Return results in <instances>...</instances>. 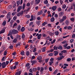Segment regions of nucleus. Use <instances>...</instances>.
Instances as JSON below:
<instances>
[{"instance_id": "20", "label": "nucleus", "mask_w": 75, "mask_h": 75, "mask_svg": "<svg viewBox=\"0 0 75 75\" xmlns=\"http://www.w3.org/2000/svg\"><path fill=\"white\" fill-rule=\"evenodd\" d=\"M13 31L12 32H10L9 34L8 35V36H9V35H11L13 34Z\"/></svg>"}, {"instance_id": "27", "label": "nucleus", "mask_w": 75, "mask_h": 75, "mask_svg": "<svg viewBox=\"0 0 75 75\" xmlns=\"http://www.w3.org/2000/svg\"><path fill=\"white\" fill-rule=\"evenodd\" d=\"M17 39L15 38L13 40V42H15V43H16V42H17Z\"/></svg>"}, {"instance_id": "33", "label": "nucleus", "mask_w": 75, "mask_h": 75, "mask_svg": "<svg viewBox=\"0 0 75 75\" xmlns=\"http://www.w3.org/2000/svg\"><path fill=\"white\" fill-rule=\"evenodd\" d=\"M67 46H68V44L64 45V47L65 49H66V48H67Z\"/></svg>"}, {"instance_id": "24", "label": "nucleus", "mask_w": 75, "mask_h": 75, "mask_svg": "<svg viewBox=\"0 0 75 75\" xmlns=\"http://www.w3.org/2000/svg\"><path fill=\"white\" fill-rule=\"evenodd\" d=\"M64 21L63 19H62L61 20H60L59 21V22L60 23H62Z\"/></svg>"}, {"instance_id": "2", "label": "nucleus", "mask_w": 75, "mask_h": 75, "mask_svg": "<svg viewBox=\"0 0 75 75\" xmlns=\"http://www.w3.org/2000/svg\"><path fill=\"white\" fill-rule=\"evenodd\" d=\"M22 8H23V6H19L17 9V12L19 13V12H20V11Z\"/></svg>"}, {"instance_id": "37", "label": "nucleus", "mask_w": 75, "mask_h": 75, "mask_svg": "<svg viewBox=\"0 0 75 75\" xmlns=\"http://www.w3.org/2000/svg\"><path fill=\"white\" fill-rule=\"evenodd\" d=\"M50 63V65H52V64H53L54 63V62L53 61H51V62H49Z\"/></svg>"}, {"instance_id": "54", "label": "nucleus", "mask_w": 75, "mask_h": 75, "mask_svg": "<svg viewBox=\"0 0 75 75\" xmlns=\"http://www.w3.org/2000/svg\"><path fill=\"white\" fill-rule=\"evenodd\" d=\"M61 10H62L61 9V8H59L58 9V11H61Z\"/></svg>"}, {"instance_id": "28", "label": "nucleus", "mask_w": 75, "mask_h": 75, "mask_svg": "<svg viewBox=\"0 0 75 75\" xmlns=\"http://www.w3.org/2000/svg\"><path fill=\"white\" fill-rule=\"evenodd\" d=\"M66 18L67 16H63L62 19H63L64 21V20H66Z\"/></svg>"}, {"instance_id": "56", "label": "nucleus", "mask_w": 75, "mask_h": 75, "mask_svg": "<svg viewBox=\"0 0 75 75\" xmlns=\"http://www.w3.org/2000/svg\"><path fill=\"white\" fill-rule=\"evenodd\" d=\"M52 55H53V54L52 53H51L49 54V56H52Z\"/></svg>"}, {"instance_id": "39", "label": "nucleus", "mask_w": 75, "mask_h": 75, "mask_svg": "<svg viewBox=\"0 0 75 75\" xmlns=\"http://www.w3.org/2000/svg\"><path fill=\"white\" fill-rule=\"evenodd\" d=\"M16 13H17V12H13L12 13V16H14V15H15V14H16Z\"/></svg>"}, {"instance_id": "30", "label": "nucleus", "mask_w": 75, "mask_h": 75, "mask_svg": "<svg viewBox=\"0 0 75 75\" xmlns=\"http://www.w3.org/2000/svg\"><path fill=\"white\" fill-rule=\"evenodd\" d=\"M25 36L24 34H22V39H24V38H25Z\"/></svg>"}, {"instance_id": "45", "label": "nucleus", "mask_w": 75, "mask_h": 75, "mask_svg": "<svg viewBox=\"0 0 75 75\" xmlns=\"http://www.w3.org/2000/svg\"><path fill=\"white\" fill-rule=\"evenodd\" d=\"M67 29L68 30H71V29H72V27L71 26H69L67 28Z\"/></svg>"}, {"instance_id": "31", "label": "nucleus", "mask_w": 75, "mask_h": 75, "mask_svg": "<svg viewBox=\"0 0 75 75\" xmlns=\"http://www.w3.org/2000/svg\"><path fill=\"white\" fill-rule=\"evenodd\" d=\"M46 49V47H44L42 49V52H45V51Z\"/></svg>"}, {"instance_id": "21", "label": "nucleus", "mask_w": 75, "mask_h": 75, "mask_svg": "<svg viewBox=\"0 0 75 75\" xmlns=\"http://www.w3.org/2000/svg\"><path fill=\"white\" fill-rule=\"evenodd\" d=\"M44 3L45 4H48V0H45V1H44Z\"/></svg>"}, {"instance_id": "10", "label": "nucleus", "mask_w": 75, "mask_h": 75, "mask_svg": "<svg viewBox=\"0 0 75 75\" xmlns=\"http://www.w3.org/2000/svg\"><path fill=\"white\" fill-rule=\"evenodd\" d=\"M43 12L42 11H39L38 13V15H41V14H42Z\"/></svg>"}, {"instance_id": "40", "label": "nucleus", "mask_w": 75, "mask_h": 75, "mask_svg": "<svg viewBox=\"0 0 75 75\" xmlns=\"http://www.w3.org/2000/svg\"><path fill=\"white\" fill-rule=\"evenodd\" d=\"M55 41H56V40L55 39H54L53 42H51L52 44H54V42H55Z\"/></svg>"}, {"instance_id": "63", "label": "nucleus", "mask_w": 75, "mask_h": 75, "mask_svg": "<svg viewBox=\"0 0 75 75\" xmlns=\"http://www.w3.org/2000/svg\"><path fill=\"white\" fill-rule=\"evenodd\" d=\"M75 37V34H73V35H72V38H74Z\"/></svg>"}, {"instance_id": "6", "label": "nucleus", "mask_w": 75, "mask_h": 75, "mask_svg": "<svg viewBox=\"0 0 75 75\" xmlns=\"http://www.w3.org/2000/svg\"><path fill=\"white\" fill-rule=\"evenodd\" d=\"M12 32L14 34H16L18 33V31L15 29H13L12 30Z\"/></svg>"}, {"instance_id": "4", "label": "nucleus", "mask_w": 75, "mask_h": 75, "mask_svg": "<svg viewBox=\"0 0 75 75\" xmlns=\"http://www.w3.org/2000/svg\"><path fill=\"white\" fill-rule=\"evenodd\" d=\"M23 12H24V11H21L19 13L17 14V16L19 17V16H20L23 15Z\"/></svg>"}, {"instance_id": "11", "label": "nucleus", "mask_w": 75, "mask_h": 75, "mask_svg": "<svg viewBox=\"0 0 75 75\" xmlns=\"http://www.w3.org/2000/svg\"><path fill=\"white\" fill-rule=\"evenodd\" d=\"M51 22H54L55 21V18L53 17H52V18L50 19Z\"/></svg>"}, {"instance_id": "53", "label": "nucleus", "mask_w": 75, "mask_h": 75, "mask_svg": "<svg viewBox=\"0 0 75 75\" xmlns=\"http://www.w3.org/2000/svg\"><path fill=\"white\" fill-rule=\"evenodd\" d=\"M16 6V3H14L13 4V7H15Z\"/></svg>"}, {"instance_id": "18", "label": "nucleus", "mask_w": 75, "mask_h": 75, "mask_svg": "<svg viewBox=\"0 0 75 75\" xmlns=\"http://www.w3.org/2000/svg\"><path fill=\"white\" fill-rule=\"evenodd\" d=\"M6 24V21H4V22L2 23V25H5Z\"/></svg>"}, {"instance_id": "42", "label": "nucleus", "mask_w": 75, "mask_h": 75, "mask_svg": "<svg viewBox=\"0 0 75 75\" xmlns=\"http://www.w3.org/2000/svg\"><path fill=\"white\" fill-rule=\"evenodd\" d=\"M71 48V46H68L66 47V49H70Z\"/></svg>"}, {"instance_id": "25", "label": "nucleus", "mask_w": 75, "mask_h": 75, "mask_svg": "<svg viewBox=\"0 0 75 75\" xmlns=\"http://www.w3.org/2000/svg\"><path fill=\"white\" fill-rule=\"evenodd\" d=\"M7 50H6L5 51L4 54V55H7Z\"/></svg>"}, {"instance_id": "41", "label": "nucleus", "mask_w": 75, "mask_h": 75, "mask_svg": "<svg viewBox=\"0 0 75 75\" xmlns=\"http://www.w3.org/2000/svg\"><path fill=\"white\" fill-rule=\"evenodd\" d=\"M70 20L72 21H74V20H75V19L74 18H70Z\"/></svg>"}, {"instance_id": "5", "label": "nucleus", "mask_w": 75, "mask_h": 75, "mask_svg": "<svg viewBox=\"0 0 75 75\" xmlns=\"http://www.w3.org/2000/svg\"><path fill=\"white\" fill-rule=\"evenodd\" d=\"M2 67L3 68H4L6 67V62H4L2 63Z\"/></svg>"}, {"instance_id": "19", "label": "nucleus", "mask_w": 75, "mask_h": 75, "mask_svg": "<svg viewBox=\"0 0 75 75\" xmlns=\"http://www.w3.org/2000/svg\"><path fill=\"white\" fill-rule=\"evenodd\" d=\"M4 31H5V30L4 29L2 30L0 32V34H2V33H4Z\"/></svg>"}, {"instance_id": "8", "label": "nucleus", "mask_w": 75, "mask_h": 75, "mask_svg": "<svg viewBox=\"0 0 75 75\" xmlns=\"http://www.w3.org/2000/svg\"><path fill=\"white\" fill-rule=\"evenodd\" d=\"M40 1H41V0H35V3L37 4H38L40 3Z\"/></svg>"}, {"instance_id": "14", "label": "nucleus", "mask_w": 75, "mask_h": 75, "mask_svg": "<svg viewBox=\"0 0 75 75\" xmlns=\"http://www.w3.org/2000/svg\"><path fill=\"white\" fill-rule=\"evenodd\" d=\"M59 17H61L63 16V13L62 12H61L59 14Z\"/></svg>"}, {"instance_id": "7", "label": "nucleus", "mask_w": 75, "mask_h": 75, "mask_svg": "<svg viewBox=\"0 0 75 75\" xmlns=\"http://www.w3.org/2000/svg\"><path fill=\"white\" fill-rule=\"evenodd\" d=\"M30 62L32 63V65H33L34 64L37 63V61L36 60L31 61Z\"/></svg>"}, {"instance_id": "22", "label": "nucleus", "mask_w": 75, "mask_h": 75, "mask_svg": "<svg viewBox=\"0 0 75 75\" xmlns=\"http://www.w3.org/2000/svg\"><path fill=\"white\" fill-rule=\"evenodd\" d=\"M53 48L55 50H58V46L56 47V46H55Z\"/></svg>"}, {"instance_id": "59", "label": "nucleus", "mask_w": 75, "mask_h": 75, "mask_svg": "<svg viewBox=\"0 0 75 75\" xmlns=\"http://www.w3.org/2000/svg\"><path fill=\"white\" fill-rule=\"evenodd\" d=\"M43 71H44V68H43V67H41L40 70V72H42Z\"/></svg>"}, {"instance_id": "13", "label": "nucleus", "mask_w": 75, "mask_h": 75, "mask_svg": "<svg viewBox=\"0 0 75 75\" xmlns=\"http://www.w3.org/2000/svg\"><path fill=\"white\" fill-rule=\"evenodd\" d=\"M41 34H40L39 35H38V40H40V39L41 38Z\"/></svg>"}, {"instance_id": "38", "label": "nucleus", "mask_w": 75, "mask_h": 75, "mask_svg": "<svg viewBox=\"0 0 75 75\" xmlns=\"http://www.w3.org/2000/svg\"><path fill=\"white\" fill-rule=\"evenodd\" d=\"M21 54L22 55H24V52L23 51L21 52Z\"/></svg>"}, {"instance_id": "51", "label": "nucleus", "mask_w": 75, "mask_h": 75, "mask_svg": "<svg viewBox=\"0 0 75 75\" xmlns=\"http://www.w3.org/2000/svg\"><path fill=\"white\" fill-rule=\"evenodd\" d=\"M66 23L67 24V25H68V24H69V21L67 20L66 21Z\"/></svg>"}, {"instance_id": "44", "label": "nucleus", "mask_w": 75, "mask_h": 75, "mask_svg": "<svg viewBox=\"0 0 75 75\" xmlns=\"http://www.w3.org/2000/svg\"><path fill=\"white\" fill-rule=\"evenodd\" d=\"M17 23H15V24H13V27H12L13 28H14V27L16 26L17 25Z\"/></svg>"}, {"instance_id": "49", "label": "nucleus", "mask_w": 75, "mask_h": 75, "mask_svg": "<svg viewBox=\"0 0 75 75\" xmlns=\"http://www.w3.org/2000/svg\"><path fill=\"white\" fill-rule=\"evenodd\" d=\"M33 24V22H31L29 24V26H30L31 25H32Z\"/></svg>"}, {"instance_id": "48", "label": "nucleus", "mask_w": 75, "mask_h": 75, "mask_svg": "<svg viewBox=\"0 0 75 75\" xmlns=\"http://www.w3.org/2000/svg\"><path fill=\"white\" fill-rule=\"evenodd\" d=\"M49 69L50 71H52V69L51 67H49Z\"/></svg>"}, {"instance_id": "61", "label": "nucleus", "mask_w": 75, "mask_h": 75, "mask_svg": "<svg viewBox=\"0 0 75 75\" xmlns=\"http://www.w3.org/2000/svg\"><path fill=\"white\" fill-rule=\"evenodd\" d=\"M45 39H46V40H48L49 39H50V37L48 36V37L46 38Z\"/></svg>"}, {"instance_id": "23", "label": "nucleus", "mask_w": 75, "mask_h": 75, "mask_svg": "<svg viewBox=\"0 0 75 75\" xmlns=\"http://www.w3.org/2000/svg\"><path fill=\"white\" fill-rule=\"evenodd\" d=\"M26 55L27 56H28L30 55V52L29 51H27L26 52Z\"/></svg>"}, {"instance_id": "35", "label": "nucleus", "mask_w": 75, "mask_h": 75, "mask_svg": "<svg viewBox=\"0 0 75 75\" xmlns=\"http://www.w3.org/2000/svg\"><path fill=\"white\" fill-rule=\"evenodd\" d=\"M33 16L31 15V18L30 20V21H33Z\"/></svg>"}, {"instance_id": "15", "label": "nucleus", "mask_w": 75, "mask_h": 75, "mask_svg": "<svg viewBox=\"0 0 75 75\" xmlns=\"http://www.w3.org/2000/svg\"><path fill=\"white\" fill-rule=\"evenodd\" d=\"M16 4L17 5V7H18L19 6H20V1H17L16 2Z\"/></svg>"}, {"instance_id": "9", "label": "nucleus", "mask_w": 75, "mask_h": 75, "mask_svg": "<svg viewBox=\"0 0 75 75\" xmlns=\"http://www.w3.org/2000/svg\"><path fill=\"white\" fill-rule=\"evenodd\" d=\"M56 9H57V6H53L52 8V10L53 11H55V10Z\"/></svg>"}, {"instance_id": "62", "label": "nucleus", "mask_w": 75, "mask_h": 75, "mask_svg": "<svg viewBox=\"0 0 75 75\" xmlns=\"http://www.w3.org/2000/svg\"><path fill=\"white\" fill-rule=\"evenodd\" d=\"M30 3H28L26 4L27 6H30Z\"/></svg>"}, {"instance_id": "3", "label": "nucleus", "mask_w": 75, "mask_h": 75, "mask_svg": "<svg viewBox=\"0 0 75 75\" xmlns=\"http://www.w3.org/2000/svg\"><path fill=\"white\" fill-rule=\"evenodd\" d=\"M37 59L38 60H39V62H42V60H41L42 57L41 56H39L37 57Z\"/></svg>"}, {"instance_id": "26", "label": "nucleus", "mask_w": 75, "mask_h": 75, "mask_svg": "<svg viewBox=\"0 0 75 75\" xmlns=\"http://www.w3.org/2000/svg\"><path fill=\"white\" fill-rule=\"evenodd\" d=\"M61 53H66L67 52V50H63L61 52Z\"/></svg>"}, {"instance_id": "29", "label": "nucleus", "mask_w": 75, "mask_h": 75, "mask_svg": "<svg viewBox=\"0 0 75 75\" xmlns=\"http://www.w3.org/2000/svg\"><path fill=\"white\" fill-rule=\"evenodd\" d=\"M21 28V26L20 25H19L17 28V29L18 31H20V28Z\"/></svg>"}, {"instance_id": "43", "label": "nucleus", "mask_w": 75, "mask_h": 75, "mask_svg": "<svg viewBox=\"0 0 75 75\" xmlns=\"http://www.w3.org/2000/svg\"><path fill=\"white\" fill-rule=\"evenodd\" d=\"M17 16H15L13 17V20H16V19H17Z\"/></svg>"}, {"instance_id": "52", "label": "nucleus", "mask_w": 75, "mask_h": 75, "mask_svg": "<svg viewBox=\"0 0 75 75\" xmlns=\"http://www.w3.org/2000/svg\"><path fill=\"white\" fill-rule=\"evenodd\" d=\"M9 48L10 49H12V48H13V46L11 45L9 47Z\"/></svg>"}, {"instance_id": "34", "label": "nucleus", "mask_w": 75, "mask_h": 75, "mask_svg": "<svg viewBox=\"0 0 75 75\" xmlns=\"http://www.w3.org/2000/svg\"><path fill=\"white\" fill-rule=\"evenodd\" d=\"M16 47H18V46H20V43L19 42L18 44H16Z\"/></svg>"}, {"instance_id": "60", "label": "nucleus", "mask_w": 75, "mask_h": 75, "mask_svg": "<svg viewBox=\"0 0 75 75\" xmlns=\"http://www.w3.org/2000/svg\"><path fill=\"white\" fill-rule=\"evenodd\" d=\"M36 23L38 25H40V23L39 21L36 22Z\"/></svg>"}, {"instance_id": "12", "label": "nucleus", "mask_w": 75, "mask_h": 75, "mask_svg": "<svg viewBox=\"0 0 75 75\" xmlns=\"http://www.w3.org/2000/svg\"><path fill=\"white\" fill-rule=\"evenodd\" d=\"M54 52H55L54 54L55 56H57L58 54V52L57 51H54Z\"/></svg>"}, {"instance_id": "32", "label": "nucleus", "mask_w": 75, "mask_h": 75, "mask_svg": "<svg viewBox=\"0 0 75 75\" xmlns=\"http://www.w3.org/2000/svg\"><path fill=\"white\" fill-rule=\"evenodd\" d=\"M37 68H33V71H34V72H35L36 71H37Z\"/></svg>"}, {"instance_id": "36", "label": "nucleus", "mask_w": 75, "mask_h": 75, "mask_svg": "<svg viewBox=\"0 0 75 75\" xmlns=\"http://www.w3.org/2000/svg\"><path fill=\"white\" fill-rule=\"evenodd\" d=\"M58 71V70H55V71L54 72L53 74H54V75H55V74H56L57 73V72Z\"/></svg>"}, {"instance_id": "57", "label": "nucleus", "mask_w": 75, "mask_h": 75, "mask_svg": "<svg viewBox=\"0 0 75 75\" xmlns=\"http://www.w3.org/2000/svg\"><path fill=\"white\" fill-rule=\"evenodd\" d=\"M66 5L64 4V5L63 6V8H64L65 9V8H66Z\"/></svg>"}, {"instance_id": "17", "label": "nucleus", "mask_w": 75, "mask_h": 75, "mask_svg": "<svg viewBox=\"0 0 75 75\" xmlns=\"http://www.w3.org/2000/svg\"><path fill=\"white\" fill-rule=\"evenodd\" d=\"M24 30H25V28L24 27H22L21 29V31L22 32H23Z\"/></svg>"}, {"instance_id": "55", "label": "nucleus", "mask_w": 75, "mask_h": 75, "mask_svg": "<svg viewBox=\"0 0 75 75\" xmlns=\"http://www.w3.org/2000/svg\"><path fill=\"white\" fill-rule=\"evenodd\" d=\"M7 13L5 10H4L3 12V14H6Z\"/></svg>"}, {"instance_id": "16", "label": "nucleus", "mask_w": 75, "mask_h": 75, "mask_svg": "<svg viewBox=\"0 0 75 75\" xmlns=\"http://www.w3.org/2000/svg\"><path fill=\"white\" fill-rule=\"evenodd\" d=\"M58 50H62L63 49L62 47L60 45L59 46V47H58Z\"/></svg>"}, {"instance_id": "58", "label": "nucleus", "mask_w": 75, "mask_h": 75, "mask_svg": "<svg viewBox=\"0 0 75 75\" xmlns=\"http://www.w3.org/2000/svg\"><path fill=\"white\" fill-rule=\"evenodd\" d=\"M21 71L20 70L19 71H18V75H20L21 74Z\"/></svg>"}, {"instance_id": "47", "label": "nucleus", "mask_w": 75, "mask_h": 75, "mask_svg": "<svg viewBox=\"0 0 75 75\" xmlns=\"http://www.w3.org/2000/svg\"><path fill=\"white\" fill-rule=\"evenodd\" d=\"M25 7V4H24L23 5V10H24V9Z\"/></svg>"}, {"instance_id": "50", "label": "nucleus", "mask_w": 75, "mask_h": 75, "mask_svg": "<svg viewBox=\"0 0 75 75\" xmlns=\"http://www.w3.org/2000/svg\"><path fill=\"white\" fill-rule=\"evenodd\" d=\"M55 34L56 35H58L59 34V33L58 32H55Z\"/></svg>"}, {"instance_id": "64", "label": "nucleus", "mask_w": 75, "mask_h": 75, "mask_svg": "<svg viewBox=\"0 0 75 75\" xmlns=\"http://www.w3.org/2000/svg\"><path fill=\"white\" fill-rule=\"evenodd\" d=\"M37 20H41L40 17H38L37 18Z\"/></svg>"}, {"instance_id": "46", "label": "nucleus", "mask_w": 75, "mask_h": 75, "mask_svg": "<svg viewBox=\"0 0 75 75\" xmlns=\"http://www.w3.org/2000/svg\"><path fill=\"white\" fill-rule=\"evenodd\" d=\"M26 17H27V18H29L30 17V16L29 15H26L25 16Z\"/></svg>"}, {"instance_id": "1", "label": "nucleus", "mask_w": 75, "mask_h": 75, "mask_svg": "<svg viewBox=\"0 0 75 75\" xmlns=\"http://www.w3.org/2000/svg\"><path fill=\"white\" fill-rule=\"evenodd\" d=\"M62 54H63L62 53H59V55H60V56L57 58V59L58 61H60V60H61V59H63V58H64V57L63 55H62Z\"/></svg>"}]
</instances>
